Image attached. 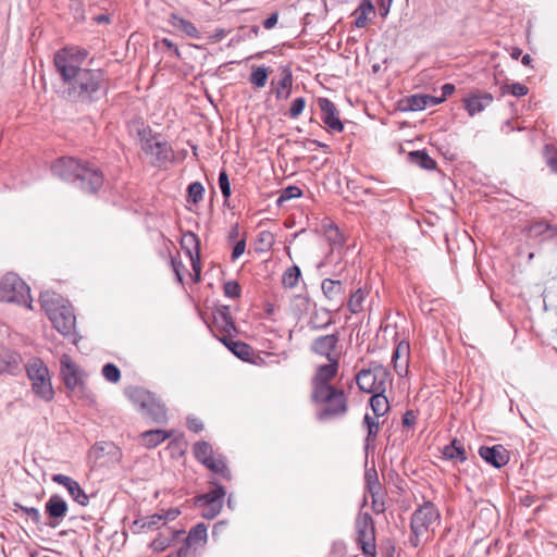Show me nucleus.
Wrapping results in <instances>:
<instances>
[{"label":"nucleus","mask_w":557,"mask_h":557,"mask_svg":"<svg viewBox=\"0 0 557 557\" xmlns=\"http://www.w3.org/2000/svg\"><path fill=\"white\" fill-rule=\"evenodd\" d=\"M88 51L66 46L54 53L53 63L60 76L63 94L76 102H94L107 94L108 82L99 69L84 67Z\"/></svg>","instance_id":"f257e3e1"},{"label":"nucleus","mask_w":557,"mask_h":557,"mask_svg":"<svg viewBox=\"0 0 557 557\" xmlns=\"http://www.w3.org/2000/svg\"><path fill=\"white\" fill-rule=\"evenodd\" d=\"M52 172L64 181L79 182L81 187L89 193H96L103 184V176L98 169L82 164L72 157L58 159L52 165Z\"/></svg>","instance_id":"f03ea898"},{"label":"nucleus","mask_w":557,"mask_h":557,"mask_svg":"<svg viewBox=\"0 0 557 557\" xmlns=\"http://www.w3.org/2000/svg\"><path fill=\"white\" fill-rule=\"evenodd\" d=\"M441 523V513L432 502H424L412 513L410 519L409 542L413 547L424 546L430 542Z\"/></svg>","instance_id":"7ed1b4c3"},{"label":"nucleus","mask_w":557,"mask_h":557,"mask_svg":"<svg viewBox=\"0 0 557 557\" xmlns=\"http://www.w3.org/2000/svg\"><path fill=\"white\" fill-rule=\"evenodd\" d=\"M40 304L53 327L62 335H71L75 330L76 318L72 308L64 304L60 295L52 292L40 294Z\"/></svg>","instance_id":"20e7f679"},{"label":"nucleus","mask_w":557,"mask_h":557,"mask_svg":"<svg viewBox=\"0 0 557 557\" xmlns=\"http://www.w3.org/2000/svg\"><path fill=\"white\" fill-rule=\"evenodd\" d=\"M60 374L70 396L88 403L94 401V395L86 386L87 374L66 354L60 358Z\"/></svg>","instance_id":"39448f33"},{"label":"nucleus","mask_w":557,"mask_h":557,"mask_svg":"<svg viewBox=\"0 0 557 557\" xmlns=\"http://www.w3.org/2000/svg\"><path fill=\"white\" fill-rule=\"evenodd\" d=\"M26 372L35 396L46 403L51 401L54 397V389L48 367L40 359H33L27 363Z\"/></svg>","instance_id":"423d86ee"},{"label":"nucleus","mask_w":557,"mask_h":557,"mask_svg":"<svg viewBox=\"0 0 557 557\" xmlns=\"http://www.w3.org/2000/svg\"><path fill=\"white\" fill-rule=\"evenodd\" d=\"M0 298L33 309L29 286L15 273H7L0 282Z\"/></svg>","instance_id":"0eeeda50"},{"label":"nucleus","mask_w":557,"mask_h":557,"mask_svg":"<svg viewBox=\"0 0 557 557\" xmlns=\"http://www.w3.org/2000/svg\"><path fill=\"white\" fill-rule=\"evenodd\" d=\"M127 395L143 416L150 418L157 423L165 422V408L150 392L140 387H134L127 391Z\"/></svg>","instance_id":"6e6552de"},{"label":"nucleus","mask_w":557,"mask_h":557,"mask_svg":"<svg viewBox=\"0 0 557 557\" xmlns=\"http://www.w3.org/2000/svg\"><path fill=\"white\" fill-rule=\"evenodd\" d=\"M391 382L388 370L376 362L371 363L370 368L362 369L356 375V383L360 391L368 394L385 392Z\"/></svg>","instance_id":"1a4fd4ad"},{"label":"nucleus","mask_w":557,"mask_h":557,"mask_svg":"<svg viewBox=\"0 0 557 557\" xmlns=\"http://www.w3.org/2000/svg\"><path fill=\"white\" fill-rule=\"evenodd\" d=\"M311 399L321 405L322 418L343 416L348 410L347 397L342 388H332L322 394H311Z\"/></svg>","instance_id":"9d476101"},{"label":"nucleus","mask_w":557,"mask_h":557,"mask_svg":"<svg viewBox=\"0 0 557 557\" xmlns=\"http://www.w3.org/2000/svg\"><path fill=\"white\" fill-rule=\"evenodd\" d=\"M194 454L199 462L223 479L230 480L231 472L225 458L213 451L212 446L207 442H197L194 445Z\"/></svg>","instance_id":"9b49d317"},{"label":"nucleus","mask_w":557,"mask_h":557,"mask_svg":"<svg viewBox=\"0 0 557 557\" xmlns=\"http://www.w3.org/2000/svg\"><path fill=\"white\" fill-rule=\"evenodd\" d=\"M357 542L366 557H376L375 529L372 517L364 512L356 520Z\"/></svg>","instance_id":"f8f14e48"},{"label":"nucleus","mask_w":557,"mask_h":557,"mask_svg":"<svg viewBox=\"0 0 557 557\" xmlns=\"http://www.w3.org/2000/svg\"><path fill=\"white\" fill-rule=\"evenodd\" d=\"M225 490L216 486L210 492L196 497L195 505L201 509V516L208 520L214 519L222 510Z\"/></svg>","instance_id":"ddd939ff"},{"label":"nucleus","mask_w":557,"mask_h":557,"mask_svg":"<svg viewBox=\"0 0 557 557\" xmlns=\"http://www.w3.org/2000/svg\"><path fill=\"white\" fill-rule=\"evenodd\" d=\"M212 333L222 342V338L234 337L237 330L227 306L216 308L212 312V321L209 324Z\"/></svg>","instance_id":"4468645a"},{"label":"nucleus","mask_w":557,"mask_h":557,"mask_svg":"<svg viewBox=\"0 0 557 557\" xmlns=\"http://www.w3.org/2000/svg\"><path fill=\"white\" fill-rule=\"evenodd\" d=\"M338 369V360H332V362L317 367L311 380V394H322L323 392L334 388L335 386L332 382L337 376Z\"/></svg>","instance_id":"2eb2a0df"},{"label":"nucleus","mask_w":557,"mask_h":557,"mask_svg":"<svg viewBox=\"0 0 557 557\" xmlns=\"http://www.w3.org/2000/svg\"><path fill=\"white\" fill-rule=\"evenodd\" d=\"M207 531L208 529L205 523H198L191 528L176 557H195L196 549L207 542Z\"/></svg>","instance_id":"dca6fc26"},{"label":"nucleus","mask_w":557,"mask_h":557,"mask_svg":"<svg viewBox=\"0 0 557 557\" xmlns=\"http://www.w3.org/2000/svg\"><path fill=\"white\" fill-rule=\"evenodd\" d=\"M181 247L184 250L189 263L195 272V281L200 278V255H199V239L194 233H186L181 238Z\"/></svg>","instance_id":"f3484780"},{"label":"nucleus","mask_w":557,"mask_h":557,"mask_svg":"<svg viewBox=\"0 0 557 557\" xmlns=\"http://www.w3.org/2000/svg\"><path fill=\"white\" fill-rule=\"evenodd\" d=\"M45 511L49 518L47 525L57 528L66 517L69 507L66 502L58 494H53L45 504Z\"/></svg>","instance_id":"a211bd4d"},{"label":"nucleus","mask_w":557,"mask_h":557,"mask_svg":"<svg viewBox=\"0 0 557 557\" xmlns=\"http://www.w3.org/2000/svg\"><path fill=\"white\" fill-rule=\"evenodd\" d=\"M318 106L321 110V117L330 132L342 133L344 124L339 119V112L335 104L327 98H319Z\"/></svg>","instance_id":"6ab92c4d"},{"label":"nucleus","mask_w":557,"mask_h":557,"mask_svg":"<svg viewBox=\"0 0 557 557\" xmlns=\"http://www.w3.org/2000/svg\"><path fill=\"white\" fill-rule=\"evenodd\" d=\"M338 341V334L317 337L311 344V350L319 356L325 357L329 362L338 360L337 356L334 355Z\"/></svg>","instance_id":"aec40b11"},{"label":"nucleus","mask_w":557,"mask_h":557,"mask_svg":"<svg viewBox=\"0 0 557 557\" xmlns=\"http://www.w3.org/2000/svg\"><path fill=\"white\" fill-rule=\"evenodd\" d=\"M51 479L54 483H58V484L64 486L67 490L70 496L73 498L74 502H76L81 506L88 505L89 497L84 492V490L81 487V485L77 481H75L71 476H67V475L61 474V473L53 474Z\"/></svg>","instance_id":"412c9836"},{"label":"nucleus","mask_w":557,"mask_h":557,"mask_svg":"<svg viewBox=\"0 0 557 557\" xmlns=\"http://www.w3.org/2000/svg\"><path fill=\"white\" fill-rule=\"evenodd\" d=\"M480 456L495 468L506 466L510 459L509 451L503 445H495L493 447L482 446L479 449Z\"/></svg>","instance_id":"4be33fe9"},{"label":"nucleus","mask_w":557,"mask_h":557,"mask_svg":"<svg viewBox=\"0 0 557 557\" xmlns=\"http://www.w3.org/2000/svg\"><path fill=\"white\" fill-rule=\"evenodd\" d=\"M409 360H410V345L406 341H401L397 344L393 356L392 362L394 370L397 372L399 376H405L409 371Z\"/></svg>","instance_id":"5701e85b"},{"label":"nucleus","mask_w":557,"mask_h":557,"mask_svg":"<svg viewBox=\"0 0 557 557\" xmlns=\"http://www.w3.org/2000/svg\"><path fill=\"white\" fill-rule=\"evenodd\" d=\"M293 74L289 66L281 69V78L277 82L272 81L273 92L277 100L288 99L293 88Z\"/></svg>","instance_id":"b1692460"},{"label":"nucleus","mask_w":557,"mask_h":557,"mask_svg":"<svg viewBox=\"0 0 557 557\" xmlns=\"http://www.w3.org/2000/svg\"><path fill=\"white\" fill-rule=\"evenodd\" d=\"M493 101V96L488 92L471 94L463 98V107L470 116L482 112Z\"/></svg>","instance_id":"393cba45"},{"label":"nucleus","mask_w":557,"mask_h":557,"mask_svg":"<svg viewBox=\"0 0 557 557\" xmlns=\"http://www.w3.org/2000/svg\"><path fill=\"white\" fill-rule=\"evenodd\" d=\"M171 515V511L166 512V516L152 515L149 517L140 518L134 521L133 531L140 532L145 530H159L164 529L166 525V519Z\"/></svg>","instance_id":"a878e982"},{"label":"nucleus","mask_w":557,"mask_h":557,"mask_svg":"<svg viewBox=\"0 0 557 557\" xmlns=\"http://www.w3.org/2000/svg\"><path fill=\"white\" fill-rule=\"evenodd\" d=\"M22 358L17 352L0 351V373L15 374L21 367Z\"/></svg>","instance_id":"bb28decb"},{"label":"nucleus","mask_w":557,"mask_h":557,"mask_svg":"<svg viewBox=\"0 0 557 557\" xmlns=\"http://www.w3.org/2000/svg\"><path fill=\"white\" fill-rule=\"evenodd\" d=\"M174 541V529L165 527L160 531L158 536L150 543V548L154 553H162L172 545Z\"/></svg>","instance_id":"cd10ccee"},{"label":"nucleus","mask_w":557,"mask_h":557,"mask_svg":"<svg viewBox=\"0 0 557 557\" xmlns=\"http://www.w3.org/2000/svg\"><path fill=\"white\" fill-rule=\"evenodd\" d=\"M322 292L329 300H341L345 289L339 280L325 278L321 284Z\"/></svg>","instance_id":"c85d7f7f"},{"label":"nucleus","mask_w":557,"mask_h":557,"mask_svg":"<svg viewBox=\"0 0 557 557\" xmlns=\"http://www.w3.org/2000/svg\"><path fill=\"white\" fill-rule=\"evenodd\" d=\"M528 236L530 238H553L557 236V227L546 223V222H535L531 224L528 228Z\"/></svg>","instance_id":"c756f323"},{"label":"nucleus","mask_w":557,"mask_h":557,"mask_svg":"<svg viewBox=\"0 0 557 557\" xmlns=\"http://www.w3.org/2000/svg\"><path fill=\"white\" fill-rule=\"evenodd\" d=\"M222 343L242 360H248L252 356V348L240 341H234L233 337L222 338Z\"/></svg>","instance_id":"7c9ffc66"},{"label":"nucleus","mask_w":557,"mask_h":557,"mask_svg":"<svg viewBox=\"0 0 557 557\" xmlns=\"http://www.w3.org/2000/svg\"><path fill=\"white\" fill-rule=\"evenodd\" d=\"M369 288L359 287L350 295L347 302V308L352 314H357L363 311V302L369 296Z\"/></svg>","instance_id":"2f4dec72"},{"label":"nucleus","mask_w":557,"mask_h":557,"mask_svg":"<svg viewBox=\"0 0 557 557\" xmlns=\"http://www.w3.org/2000/svg\"><path fill=\"white\" fill-rule=\"evenodd\" d=\"M443 455L446 459L463 462L467 460V453L462 443L458 440H453L449 445L443 448Z\"/></svg>","instance_id":"473e14b6"},{"label":"nucleus","mask_w":557,"mask_h":557,"mask_svg":"<svg viewBox=\"0 0 557 557\" xmlns=\"http://www.w3.org/2000/svg\"><path fill=\"white\" fill-rule=\"evenodd\" d=\"M171 436V432L163 430H149L140 434V443L147 448H153Z\"/></svg>","instance_id":"72a5a7b5"},{"label":"nucleus","mask_w":557,"mask_h":557,"mask_svg":"<svg viewBox=\"0 0 557 557\" xmlns=\"http://www.w3.org/2000/svg\"><path fill=\"white\" fill-rule=\"evenodd\" d=\"M407 104V109L411 111H421L426 107L436 106V101H434V96L431 95H412L405 100Z\"/></svg>","instance_id":"f704fd0d"},{"label":"nucleus","mask_w":557,"mask_h":557,"mask_svg":"<svg viewBox=\"0 0 557 557\" xmlns=\"http://www.w3.org/2000/svg\"><path fill=\"white\" fill-rule=\"evenodd\" d=\"M139 136L141 149L146 153L157 156L158 159H161L163 153L161 141L156 137H147L145 131L143 133L139 132Z\"/></svg>","instance_id":"c9c22d12"},{"label":"nucleus","mask_w":557,"mask_h":557,"mask_svg":"<svg viewBox=\"0 0 557 557\" xmlns=\"http://www.w3.org/2000/svg\"><path fill=\"white\" fill-rule=\"evenodd\" d=\"M384 393L385 392L372 394V397L370 398V407L373 414L376 417H383L389 410V403Z\"/></svg>","instance_id":"e433bc0d"},{"label":"nucleus","mask_w":557,"mask_h":557,"mask_svg":"<svg viewBox=\"0 0 557 557\" xmlns=\"http://www.w3.org/2000/svg\"><path fill=\"white\" fill-rule=\"evenodd\" d=\"M269 69L265 66H255L249 76V82L256 88H263L268 82Z\"/></svg>","instance_id":"4c0bfd02"},{"label":"nucleus","mask_w":557,"mask_h":557,"mask_svg":"<svg viewBox=\"0 0 557 557\" xmlns=\"http://www.w3.org/2000/svg\"><path fill=\"white\" fill-rule=\"evenodd\" d=\"M409 158L412 162L425 170H433L436 162L424 151L417 150L409 153Z\"/></svg>","instance_id":"58836bf2"},{"label":"nucleus","mask_w":557,"mask_h":557,"mask_svg":"<svg viewBox=\"0 0 557 557\" xmlns=\"http://www.w3.org/2000/svg\"><path fill=\"white\" fill-rule=\"evenodd\" d=\"M301 272L297 265H292L285 270L282 276V284L286 288H294L300 278Z\"/></svg>","instance_id":"ea45409f"},{"label":"nucleus","mask_w":557,"mask_h":557,"mask_svg":"<svg viewBox=\"0 0 557 557\" xmlns=\"http://www.w3.org/2000/svg\"><path fill=\"white\" fill-rule=\"evenodd\" d=\"M380 417L366 414L363 418V425L367 428V442H374L380 431Z\"/></svg>","instance_id":"a19ab883"},{"label":"nucleus","mask_w":557,"mask_h":557,"mask_svg":"<svg viewBox=\"0 0 557 557\" xmlns=\"http://www.w3.org/2000/svg\"><path fill=\"white\" fill-rule=\"evenodd\" d=\"M367 488L372 497L379 495L382 491V485L379 481L377 473L374 469L367 470L366 472Z\"/></svg>","instance_id":"79ce46f5"},{"label":"nucleus","mask_w":557,"mask_h":557,"mask_svg":"<svg viewBox=\"0 0 557 557\" xmlns=\"http://www.w3.org/2000/svg\"><path fill=\"white\" fill-rule=\"evenodd\" d=\"M502 95H511L513 97H523L528 95L529 88L521 83L505 84L500 86Z\"/></svg>","instance_id":"37998d69"},{"label":"nucleus","mask_w":557,"mask_h":557,"mask_svg":"<svg viewBox=\"0 0 557 557\" xmlns=\"http://www.w3.org/2000/svg\"><path fill=\"white\" fill-rule=\"evenodd\" d=\"M205 188L201 183L194 182L187 188V202L199 203L203 199Z\"/></svg>","instance_id":"c03bdc74"},{"label":"nucleus","mask_w":557,"mask_h":557,"mask_svg":"<svg viewBox=\"0 0 557 557\" xmlns=\"http://www.w3.org/2000/svg\"><path fill=\"white\" fill-rule=\"evenodd\" d=\"M302 196V190L298 186L290 185L281 191L277 198V205L281 206L290 199L299 198Z\"/></svg>","instance_id":"a18cd8bd"},{"label":"nucleus","mask_w":557,"mask_h":557,"mask_svg":"<svg viewBox=\"0 0 557 557\" xmlns=\"http://www.w3.org/2000/svg\"><path fill=\"white\" fill-rule=\"evenodd\" d=\"M101 374L110 383H117L121 379V371L113 363H106L102 367Z\"/></svg>","instance_id":"49530a36"},{"label":"nucleus","mask_w":557,"mask_h":557,"mask_svg":"<svg viewBox=\"0 0 557 557\" xmlns=\"http://www.w3.org/2000/svg\"><path fill=\"white\" fill-rule=\"evenodd\" d=\"M306 99L304 97L296 98L292 101L290 107L287 111V116L289 119H297L305 110L306 108Z\"/></svg>","instance_id":"de8ad7c7"},{"label":"nucleus","mask_w":557,"mask_h":557,"mask_svg":"<svg viewBox=\"0 0 557 557\" xmlns=\"http://www.w3.org/2000/svg\"><path fill=\"white\" fill-rule=\"evenodd\" d=\"M14 506H15V511H21V512L25 513L36 524L40 523L41 516H40V512H39V510L37 508H35V507H26V506H23V505L17 504V503H15Z\"/></svg>","instance_id":"09e8293b"},{"label":"nucleus","mask_w":557,"mask_h":557,"mask_svg":"<svg viewBox=\"0 0 557 557\" xmlns=\"http://www.w3.org/2000/svg\"><path fill=\"white\" fill-rule=\"evenodd\" d=\"M219 187L225 200L231 197V183L228 180V175L225 170H222L219 174Z\"/></svg>","instance_id":"8fccbe9b"},{"label":"nucleus","mask_w":557,"mask_h":557,"mask_svg":"<svg viewBox=\"0 0 557 557\" xmlns=\"http://www.w3.org/2000/svg\"><path fill=\"white\" fill-rule=\"evenodd\" d=\"M242 288L236 281H228L224 284V294L230 298H238L240 296Z\"/></svg>","instance_id":"3c124183"},{"label":"nucleus","mask_w":557,"mask_h":557,"mask_svg":"<svg viewBox=\"0 0 557 557\" xmlns=\"http://www.w3.org/2000/svg\"><path fill=\"white\" fill-rule=\"evenodd\" d=\"M176 26L180 27V29L189 37H193V38L199 37L196 26L188 21L181 20Z\"/></svg>","instance_id":"603ef678"},{"label":"nucleus","mask_w":557,"mask_h":557,"mask_svg":"<svg viewBox=\"0 0 557 557\" xmlns=\"http://www.w3.org/2000/svg\"><path fill=\"white\" fill-rule=\"evenodd\" d=\"M455 91V86L453 84H444L442 86V96L441 97H434V101H436V104L442 103L446 100L447 97L451 96Z\"/></svg>","instance_id":"864d4df0"},{"label":"nucleus","mask_w":557,"mask_h":557,"mask_svg":"<svg viewBox=\"0 0 557 557\" xmlns=\"http://www.w3.org/2000/svg\"><path fill=\"white\" fill-rule=\"evenodd\" d=\"M187 428L194 432L198 433L203 430V423L197 417H188L187 418Z\"/></svg>","instance_id":"5fc2aeb1"},{"label":"nucleus","mask_w":557,"mask_h":557,"mask_svg":"<svg viewBox=\"0 0 557 557\" xmlns=\"http://www.w3.org/2000/svg\"><path fill=\"white\" fill-rule=\"evenodd\" d=\"M246 249V240L243 238L236 243L232 251V260L238 259Z\"/></svg>","instance_id":"6e6d98bb"},{"label":"nucleus","mask_w":557,"mask_h":557,"mask_svg":"<svg viewBox=\"0 0 557 557\" xmlns=\"http://www.w3.org/2000/svg\"><path fill=\"white\" fill-rule=\"evenodd\" d=\"M547 163L550 166V169L557 173V151L554 150L550 152L547 149Z\"/></svg>","instance_id":"4d7b16f0"},{"label":"nucleus","mask_w":557,"mask_h":557,"mask_svg":"<svg viewBox=\"0 0 557 557\" xmlns=\"http://www.w3.org/2000/svg\"><path fill=\"white\" fill-rule=\"evenodd\" d=\"M416 414L413 411H407L403 417V424L405 426H412L416 423Z\"/></svg>","instance_id":"13d9d810"},{"label":"nucleus","mask_w":557,"mask_h":557,"mask_svg":"<svg viewBox=\"0 0 557 557\" xmlns=\"http://www.w3.org/2000/svg\"><path fill=\"white\" fill-rule=\"evenodd\" d=\"M277 18H278V14L277 13H273L271 14L264 22H263V26L264 28L267 29H271L275 26V24L277 23Z\"/></svg>","instance_id":"bf43d9fd"},{"label":"nucleus","mask_w":557,"mask_h":557,"mask_svg":"<svg viewBox=\"0 0 557 557\" xmlns=\"http://www.w3.org/2000/svg\"><path fill=\"white\" fill-rule=\"evenodd\" d=\"M324 314H325L326 319L324 321H322V323H318L315 321L318 318V314L312 319L311 323H312L313 327H324L332 323V318L330 317V314L327 312H325Z\"/></svg>","instance_id":"052dcab7"},{"label":"nucleus","mask_w":557,"mask_h":557,"mask_svg":"<svg viewBox=\"0 0 557 557\" xmlns=\"http://www.w3.org/2000/svg\"><path fill=\"white\" fill-rule=\"evenodd\" d=\"M94 21L97 23V24H103V23H109L110 18L108 15L106 14H99L97 16L94 17Z\"/></svg>","instance_id":"680f3d73"},{"label":"nucleus","mask_w":557,"mask_h":557,"mask_svg":"<svg viewBox=\"0 0 557 557\" xmlns=\"http://www.w3.org/2000/svg\"><path fill=\"white\" fill-rule=\"evenodd\" d=\"M356 26L361 28V27H364L366 24H367V17L364 15H360L356 18V22H355Z\"/></svg>","instance_id":"e2e57ef3"},{"label":"nucleus","mask_w":557,"mask_h":557,"mask_svg":"<svg viewBox=\"0 0 557 557\" xmlns=\"http://www.w3.org/2000/svg\"><path fill=\"white\" fill-rule=\"evenodd\" d=\"M238 234H239V227H238V224H235L230 232V238L232 240H234L238 237Z\"/></svg>","instance_id":"0e129e2a"},{"label":"nucleus","mask_w":557,"mask_h":557,"mask_svg":"<svg viewBox=\"0 0 557 557\" xmlns=\"http://www.w3.org/2000/svg\"><path fill=\"white\" fill-rule=\"evenodd\" d=\"M522 53V50L519 48H513L510 55L512 59H518Z\"/></svg>","instance_id":"69168bd1"},{"label":"nucleus","mask_w":557,"mask_h":557,"mask_svg":"<svg viewBox=\"0 0 557 557\" xmlns=\"http://www.w3.org/2000/svg\"><path fill=\"white\" fill-rule=\"evenodd\" d=\"M523 65H530L532 62V58L530 54H524L521 60Z\"/></svg>","instance_id":"338daca9"},{"label":"nucleus","mask_w":557,"mask_h":557,"mask_svg":"<svg viewBox=\"0 0 557 557\" xmlns=\"http://www.w3.org/2000/svg\"><path fill=\"white\" fill-rule=\"evenodd\" d=\"M161 44H163L164 46H166L169 49H171V48L173 47L172 41H171L170 39H168V38H163V39L161 40Z\"/></svg>","instance_id":"774afa93"}]
</instances>
